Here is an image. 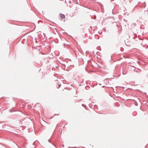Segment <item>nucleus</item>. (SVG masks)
<instances>
[{
    "mask_svg": "<svg viewBox=\"0 0 148 148\" xmlns=\"http://www.w3.org/2000/svg\"><path fill=\"white\" fill-rule=\"evenodd\" d=\"M60 17L62 18H65V15L64 14H60Z\"/></svg>",
    "mask_w": 148,
    "mask_h": 148,
    "instance_id": "f257e3e1",
    "label": "nucleus"
}]
</instances>
